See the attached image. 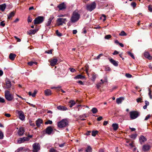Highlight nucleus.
Listing matches in <instances>:
<instances>
[{
  "mask_svg": "<svg viewBox=\"0 0 152 152\" xmlns=\"http://www.w3.org/2000/svg\"><path fill=\"white\" fill-rule=\"evenodd\" d=\"M58 8L59 9V10H62L65 9L66 8V5L64 2L60 4L57 6Z\"/></svg>",
  "mask_w": 152,
  "mask_h": 152,
  "instance_id": "ddd939ff",
  "label": "nucleus"
},
{
  "mask_svg": "<svg viewBox=\"0 0 152 152\" xmlns=\"http://www.w3.org/2000/svg\"><path fill=\"white\" fill-rule=\"evenodd\" d=\"M131 5L133 8H134L136 6V4L135 2H132L131 3Z\"/></svg>",
  "mask_w": 152,
  "mask_h": 152,
  "instance_id": "c03bdc74",
  "label": "nucleus"
},
{
  "mask_svg": "<svg viewBox=\"0 0 152 152\" xmlns=\"http://www.w3.org/2000/svg\"><path fill=\"white\" fill-rule=\"evenodd\" d=\"M32 20V19L31 18L30 16H28V18L27 21L28 23L31 22Z\"/></svg>",
  "mask_w": 152,
  "mask_h": 152,
  "instance_id": "de8ad7c7",
  "label": "nucleus"
},
{
  "mask_svg": "<svg viewBox=\"0 0 152 152\" xmlns=\"http://www.w3.org/2000/svg\"><path fill=\"white\" fill-rule=\"evenodd\" d=\"M44 17L42 16H39L36 18L34 20L35 25L39 24L42 23L44 20Z\"/></svg>",
  "mask_w": 152,
  "mask_h": 152,
  "instance_id": "423d86ee",
  "label": "nucleus"
},
{
  "mask_svg": "<svg viewBox=\"0 0 152 152\" xmlns=\"http://www.w3.org/2000/svg\"><path fill=\"white\" fill-rule=\"evenodd\" d=\"M92 148L90 146H88L85 151L86 152H92Z\"/></svg>",
  "mask_w": 152,
  "mask_h": 152,
  "instance_id": "473e14b6",
  "label": "nucleus"
},
{
  "mask_svg": "<svg viewBox=\"0 0 152 152\" xmlns=\"http://www.w3.org/2000/svg\"><path fill=\"white\" fill-rule=\"evenodd\" d=\"M77 83L81 85H83L84 84L82 82V81L81 80L78 81V82H77Z\"/></svg>",
  "mask_w": 152,
  "mask_h": 152,
  "instance_id": "774afa93",
  "label": "nucleus"
},
{
  "mask_svg": "<svg viewBox=\"0 0 152 152\" xmlns=\"http://www.w3.org/2000/svg\"><path fill=\"white\" fill-rule=\"evenodd\" d=\"M102 117L100 116L97 118V120L98 121H100L102 119Z\"/></svg>",
  "mask_w": 152,
  "mask_h": 152,
  "instance_id": "338daca9",
  "label": "nucleus"
},
{
  "mask_svg": "<svg viewBox=\"0 0 152 152\" xmlns=\"http://www.w3.org/2000/svg\"><path fill=\"white\" fill-rule=\"evenodd\" d=\"M6 5L5 4L0 5V10L2 11H4L6 8Z\"/></svg>",
  "mask_w": 152,
  "mask_h": 152,
  "instance_id": "c85d7f7f",
  "label": "nucleus"
},
{
  "mask_svg": "<svg viewBox=\"0 0 152 152\" xmlns=\"http://www.w3.org/2000/svg\"><path fill=\"white\" fill-rule=\"evenodd\" d=\"M111 37V36L109 34L105 36V38L106 39H109Z\"/></svg>",
  "mask_w": 152,
  "mask_h": 152,
  "instance_id": "3c124183",
  "label": "nucleus"
},
{
  "mask_svg": "<svg viewBox=\"0 0 152 152\" xmlns=\"http://www.w3.org/2000/svg\"><path fill=\"white\" fill-rule=\"evenodd\" d=\"M69 124V121L66 119H62L60 121L58 122L57 126L60 128H62L66 127Z\"/></svg>",
  "mask_w": 152,
  "mask_h": 152,
  "instance_id": "f257e3e1",
  "label": "nucleus"
},
{
  "mask_svg": "<svg viewBox=\"0 0 152 152\" xmlns=\"http://www.w3.org/2000/svg\"><path fill=\"white\" fill-rule=\"evenodd\" d=\"M144 56L145 58H148L149 60L152 59V57L150 55L149 53L147 51H145L144 53Z\"/></svg>",
  "mask_w": 152,
  "mask_h": 152,
  "instance_id": "6ab92c4d",
  "label": "nucleus"
},
{
  "mask_svg": "<svg viewBox=\"0 0 152 152\" xmlns=\"http://www.w3.org/2000/svg\"><path fill=\"white\" fill-rule=\"evenodd\" d=\"M149 92L148 93V95L150 96V98L151 99H152V96L151 95V91L150 88L149 89Z\"/></svg>",
  "mask_w": 152,
  "mask_h": 152,
  "instance_id": "6e6d98bb",
  "label": "nucleus"
},
{
  "mask_svg": "<svg viewBox=\"0 0 152 152\" xmlns=\"http://www.w3.org/2000/svg\"><path fill=\"white\" fill-rule=\"evenodd\" d=\"M37 92L35 91H34V92L32 94L31 92L29 91L28 93V94L30 96H32L33 97H35L36 94Z\"/></svg>",
  "mask_w": 152,
  "mask_h": 152,
  "instance_id": "72a5a7b5",
  "label": "nucleus"
},
{
  "mask_svg": "<svg viewBox=\"0 0 152 152\" xmlns=\"http://www.w3.org/2000/svg\"><path fill=\"white\" fill-rule=\"evenodd\" d=\"M57 108L58 110L62 111H66L68 110L66 107L61 105L57 106Z\"/></svg>",
  "mask_w": 152,
  "mask_h": 152,
  "instance_id": "f8f14e48",
  "label": "nucleus"
},
{
  "mask_svg": "<svg viewBox=\"0 0 152 152\" xmlns=\"http://www.w3.org/2000/svg\"><path fill=\"white\" fill-rule=\"evenodd\" d=\"M16 56V55L15 54L10 53L9 56V58L11 60L13 61L14 60Z\"/></svg>",
  "mask_w": 152,
  "mask_h": 152,
  "instance_id": "4be33fe9",
  "label": "nucleus"
},
{
  "mask_svg": "<svg viewBox=\"0 0 152 152\" xmlns=\"http://www.w3.org/2000/svg\"><path fill=\"white\" fill-rule=\"evenodd\" d=\"M29 123L30 126L33 127L35 126V124L33 123L32 121H29Z\"/></svg>",
  "mask_w": 152,
  "mask_h": 152,
  "instance_id": "864d4df0",
  "label": "nucleus"
},
{
  "mask_svg": "<svg viewBox=\"0 0 152 152\" xmlns=\"http://www.w3.org/2000/svg\"><path fill=\"white\" fill-rule=\"evenodd\" d=\"M96 4L95 1L86 5V10L89 11L91 12L96 8Z\"/></svg>",
  "mask_w": 152,
  "mask_h": 152,
  "instance_id": "7ed1b4c3",
  "label": "nucleus"
},
{
  "mask_svg": "<svg viewBox=\"0 0 152 152\" xmlns=\"http://www.w3.org/2000/svg\"><path fill=\"white\" fill-rule=\"evenodd\" d=\"M34 62L30 61V62H28V65H29L30 66H31L33 64H34Z\"/></svg>",
  "mask_w": 152,
  "mask_h": 152,
  "instance_id": "680f3d73",
  "label": "nucleus"
},
{
  "mask_svg": "<svg viewBox=\"0 0 152 152\" xmlns=\"http://www.w3.org/2000/svg\"><path fill=\"white\" fill-rule=\"evenodd\" d=\"M150 148V146L148 145H144L142 147V150L144 151H147L149 150Z\"/></svg>",
  "mask_w": 152,
  "mask_h": 152,
  "instance_id": "aec40b11",
  "label": "nucleus"
},
{
  "mask_svg": "<svg viewBox=\"0 0 152 152\" xmlns=\"http://www.w3.org/2000/svg\"><path fill=\"white\" fill-rule=\"evenodd\" d=\"M119 35L121 36H126L127 35V34L126 33L124 32V31H122L119 34Z\"/></svg>",
  "mask_w": 152,
  "mask_h": 152,
  "instance_id": "58836bf2",
  "label": "nucleus"
},
{
  "mask_svg": "<svg viewBox=\"0 0 152 152\" xmlns=\"http://www.w3.org/2000/svg\"><path fill=\"white\" fill-rule=\"evenodd\" d=\"M130 118L132 120L134 119L137 118L140 115L139 112L137 111H131L129 113Z\"/></svg>",
  "mask_w": 152,
  "mask_h": 152,
  "instance_id": "39448f33",
  "label": "nucleus"
},
{
  "mask_svg": "<svg viewBox=\"0 0 152 152\" xmlns=\"http://www.w3.org/2000/svg\"><path fill=\"white\" fill-rule=\"evenodd\" d=\"M15 38L17 40V41L18 42H20L21 41V39L18 38L17 37L15 36Z\"/></svg>",
  "mask_w": 152,
  "mask_h": 152,
  "instance_id": "052dcab7",
  "label": "nucleus"
},
{
  "mask_svg": "<svg viewBox=\"0 0 152 152\" xmlns=\"http://www.w3.org/2000/svg\"><path fill=\"white\" fill-rule=\"evenodd\" d=\"M124 99L123 97H120L119 98H117L116 99V102L118 104L121 103L122 100H124Z\"/></svg>",
  "mask_w": 152,
  "mask_h": 152,
  "instance_id": "7c9ffc66",
  "label": "nucleus"
},
{
  "mask_svg": "<svg viewBox=\"0 0 152 152\" xmlns=\"http://www.w3.org/2000/svg\"><path fill=\"white\" fill-rule=\"evenodd\" d=\"M33 152H37L40 149V146L38 143L35 142L33 145Z\"/></svg>",
  "mask_w": 152,
  "mask_h": 152,
  "instance_id": "0eeeda50",
  "label": "nucleus"
},
{
  "mask_svg": "<svg viewBox=\"0 0 152 152\" xmlns=\"http://www.w3.org/2000/svg\"><path fill=\"white\" fill-rule=\"evenodd\" d=\"M85 78V76L81 75H79L75 76L74 78L75 79H84Z\"/></svg>",
  "mask_w": 152,
  "mask_h": 152,
  "instance_id": "b1692460",
  "label": "nucleus"
},
{
  "mask_svg": "<svg viewBox=\"0 0 152 152\" xmlns=\"http://www.w3.org/2000/svg\"><path fill=\"white\" fill-rule=\"evenodd\" d=\"M128 54L132 58H133V59H134V55L132 53L130 52H128Z\"/></svg>",
  "mask_w": 152,
  "mask_h": 152,
  "instance_id": "37998d69",
  "label": "nucleus"
},
{
  "mask_svg": "<svg viewBox=\"0 0 152 152\" xmlns=\"http://www.w3.org/2000/svg\"><path fill=\"white\" fill-rule=\"evenodd\" d=\"M112 126L113 127V129L114 131H116L118 128V124L116 123L113 124H112Z\"/></svg>",
  "mask_w": 152,
  "mask_h": 152,
  "instance_id": "393cba45",
  "label": "nucleus"
},
{
  "mask_svg": "<svg viewBox=\"0 0 152 152\" xmlns=\"http://www.w3.org/2000/svg\"><path fill=\"white\" fill-rule=\"evenodd\" d=\"M91 111L93 113L95 114L98 112V110L96 107H93L91 109Z\"/></svg>",
  "mask_w": 152,
  "mask_h": 152,
  "instance_id": "f704fd0d",
  "label": "nucleus"
},
{
  "mask_svg": "<svg viewBox=\"0 0 152 152\" xmlns=\"http://www.w3.org/2000/svg\"><path fill=\"white\" fill-rule=\"evenodd\" d=\"M54 18V17L53 16H50V18L48 19V20L47 23L46 24L45 26H50L52 20Z\"/></svg>",
  "mask_w": 152,
  "mask_h": 152,
  "instance_id": "dca6fc26",
  "label": "nucleus"
},
{
  "mask_svg": "<svg viewBox=\"0 0 152 152\" xmlns=\"http://www.w3.org/2000/svg\"><path fill=\"white\" fill-rule=\"evenodd\" d=\"M57 151L53 148H51L49 150V152H56Z\"/></svg>",
  "mask_w": 152,
  "mask_h": 152,
  "instance_id": "8fccbe9b",
  "label": "nucleus"
},
{
  "mask_svg": "<svg viewBox=\"0 0 152 152\" xmlns=\"http://www.w3.org/2000/svg\"><path fill=\"white\" fill-rule=\"evenodd\" d=\"M139 141L141 144H142L145 141L147 140L146 138L143 136H141L139 139Z\"/></svg>",
  "mask_w": 152,
  "mask_h": 152,
  "instance_id": "4468645a",
  "label": "nucleus"
},
{
  "mask_svg": "<svg viewBox=\"0 0 152 152\" xmlns=\"http://www.w3.org/2000/svg\"><path fill=\"white\" fill-rule=\"evenodd\" d=\"M110 68L109 67H106L105 68V70L106 71H110Z\"/></svg>",
  "mask_w": 152,
  "mask_h": 152,
  "instance_id": "e2e57ef3",
  "label": "nucleus"
},
{
  "mask_svg": "<svg viewBox=\"0 0 152 152\" xmlns=\"http://www.w3.org/2000/svg\"><path fill=\"white\" fill-rule=\"evenodd\" d=\"M80 17V14L77 12L74 11L71 18L70 20L72 23H75L79 20Z\"/></svg>",
  "mask_w": 152,
  "mask_h": 152,
  "instance_id": "f03ea898",
  "label": "nucleus"
},
{
  "mask_svg": "<svg viewBox=\"0 0 152 152\" xmlns=\"http://www.w3.org/2000/svg\"><path fill=\"white\" fill-rule=\"evenodd\" d=\"M23 149V147H20L18 148L16 150V151H17V152H19L20 151H22ZM15 152H16V151H15Z\"/></svg>",
  "mask_w": 152,
  "mask_h": 152,
  "instance_id": "5fc2aeb1",
  "label": "nucleus"
},
{
  "mask_svg": "<svg viewBox=\"0 0 152 152\" xmlns=\"http://www.w3.org/2000/svg\"><path fill=\"white\" fill-rule=\"evenodd\" d=\"M137 135L136 134H133L131 135L130 136V137L131 138H132L133 139H135L136 138V137H137Z\"/></svg>",
  "mask_w": 152,
  "mask_h": 152,
  "instance_id": "ea45409f",
  "label": "nucleus"
},
{
  "mask_svg": "<svg viewBox=\"0 0 152 152\" xmlns=\"http://www.w3.org/2000/svg\"><path fill=\"white\" fill-rule=\"evenodd\" d=\"M58 60L56 58H53L50 61V64L51 66H54L57 64Z\"/></svg>",
  "mask_w": 152,
  "mask_h": 152,
  "instance_id": "f3484780",
  "label": "nucleus"
},
{
  "mask_svg": "<svg viewBox=\"0 0 152 152\" xmlns=\"http://www.w3.org/2000/svg\"><path fill=\"white\" fill-rule=\"evenodd\" d=\"M0 25L3 27H4L5 25V23H4V21H2L0 22Z\"/></svg>",
  "mask_w": 152,
  "mask_h": 152,
  "instance_id": "4d7b16f0",
  "label": "nucleus"
},
{
  "mask_svg": "<svg viewBox=\"0 0 152 152\" xmlns=\"http://www.w3.org/2000/svg\"><path fill=\"white\" fill-rule=\"evenodd\" d=\"M51 91L50 89H47L45 90V94L46 96H49L51 94Z\"/></svg>",
  "mask_w": 152,
  "mask_h": 152,
  "instance_id": "a878e982",
  "label": "nucleus"
},
{
  "mask_svg": "<svg viewBox=\"0 0 152 152\" xmlns=\"http://www.w3.org/2000/svg\"><path fill=\"white\" fill-rule=\"evenodd\" d=\"M148 10L151 12H152V6L149 5L148 6Z\"/></svg>",
  "mask_w": 152,
  "mask_h": 152,
  "instance_id": "603ef678",
  "label": "nucleus"
},
{
  "mask_svg": "<svg viewBox=\"0 0 152 152\" xmlns=\"http://www.w3.org/2000/svg\"><path fill=\"white\" fill-rule=\"evenodd\" d=\"M101 81L102 82L101 83H98L97 84H96V86L97 88L98 89L99 88L101 87L100 85L102 84H103L104 83V82H103V80H102V79H101Z\"/></svg>",
  "mask_w": 152,
  "mask_h": 152,
  "instance_id": "c9c22d12",
  "label": "nucleus"
},
{
  "mask_svg": "<svg viewBox=\"0 0 152 152\" xmlns=\"http://www.w3.org/2000/svg\"><path fill=\"white\" fill-rule=\"evenodd\" d=\"M53 129L51 126L48 127L45 129V132L48 135H50L53 132Z\"/></svg>",
  "mask_w": 152,
  "mask_h": 152,
  "instance_id": "9d476101",
  "label": "nucleus"
},
{
  "mask_svg": "<svg viewBox=\"0 0 152 152\" xmlns=\"http://www.w3.org/2000/svg\"><path fill=\"white\" fill-rule=\"evenodd\" d=\"M69 103H70V104L69 105V107H72L75 104V102L73 100H71L69 102Z\"/></svg>",
  "mask_w": 152,
  "mask_h": 152,
  "instance_id": "2f4dec72",
  "label": "nucleus"
},
{
  "mask_svg": "<svg viewBox=\"0 0 152 152\" xmlns=\"http://www.w3.org/2000/svg\"><path fill=\"white\" fill-rule=\"evenodd\" d=\"M98 131H93L91 132V135L93 136H95L98 133Z\"/></svg>",
  "mask_w": 152,
  "mask_h": 152,
  "instance_id": "e433bc0d",
  "label": "nucleus"
},
{
  "mask_svg": "<svg viewBox=\"0 0 152 152\" xmlns=\"http://www.w3.org/2000/svg\"><path fill=\"white\" fill-rule=\"evenodd\" d=\"M103 55V54H99L96 57V58H95V59H98L99 58H100V57H101Z\"/></svg>",
  "mask_w": 152,
  "mask_h": 152,
  "instance_id": "0e129e2a",
  "label": "nucleus"
},
{
  "mask_svg": "<svg viewBox=\"0 0 152 152\" xmlns=\"http://www.w3.org/2000/svg\"><path fill=\"white\" fill-rule=\"evenodd\" d=\"M150 115H148L145 118V120L146 121L148 120L150 117Z\"/></svg>",
  "mask_w": 152,
  "mask_h": 152,
  "instance_id": "69168bd1",
  "label": "nucleus"
},
{
  "mask_svg": "<svg viewBox=\"0 0 152 152\" xmlns=\"http://www.w3.org/2000/svg\"><path fill=\"white\" fill-rule=\"evenodd\" d=\"M53 50V49L50 50H48L45 51V53L48 54H51L52 53V51Z\"/></svg>",
  "mask_w": 152,
  "mask_h": 152,
  "instance_id": "a18cd8bd",
  "label": "nucleus"
},
{
  "mask_svg": "<svg viewBox=\"0 0 152 152\" xmlns=\"http://www.w3.org/2000/svg\"><path fill=\"white\" fill-rule=\"evenodd\" d=\"M29 140V138L28 137H23L20 138L18 140V142L19 144L23 143L24 142L28 141Z\"/></svg>",
  "mask_w": 152,
  "mask_h": 152,
  "instance_id": "1a4fd4ad",
  "label": "nucleus"
},
{
  "mask_svg": "<svg viewBox=\"0 0 152 152\" xmlns=\"http://www.w3.org/2000/svg\"><path fill=\"white\" fill-rule=\"evenodd\" d=\"M52 123L53 122H52V121L49 120H48V121H46L45 123V124H52Z\"/></svg>",
  "mask_w": 152,
  "mask_h": 152,
  "instance_id": "79ce46f5",
  "label": "nucleus"
},
{
  "mask_svg": "<svg viewBox=\"0 0 152 152\" xmlns=\"http://www.w3.org/2000/svg\"><path fill=\"white\" fill-rule=\"evenodd\" d=\"M15 13L14 12H11L9 14L7 15L8 19H10L12 17L14 16L15 15Z\"/></svg>",
  "mask_w": 152,
  "mask_h": 152,
  "instance_id": "bb28decb",
  "label": "nucleus"
},
{
  "mask_svg": "<svg viewBox=\"0 0 152 152\" xmlns=\"http://www.w3.org/2000/svg\"><path fill=\"white\" fill-rule=\"evenodd\" d=\"M20 119L23 121L25 119V116L23 112L22 111H18V112Z\"/></svg>",
  "mask_w": 152,
  "mask_h": 152,
  "instance_id": "9b49d317",
  "label": "nucleus"
},
{
  "mask_svg": "<svg viewBox=\"0 0 152 152\" xmlns=\"http://www.w3.org/2000/svg\"><path fill=\"white\" fill-rule=\"evenodd\" d=\"M43 121L42 119L39 118L36 121V125L38 127H39L41 124H42Z\"/></svg>",
  "mask_w": 152,
  "mask_h": 152,
  "instance_id": "a211bd4d",
  "label": "nucleus"
},
{
  "mask_svg": "<svg viewBox=\"0 0 152 152\" xmlns=\"http://www.w3.org/2000/svg\"><path fill=\"white\" fill-rule=\"evenodd\" d=\"M96 77V75H92V80L93 81H94L95 80Z\"/></svg>",
  "mask_w": 152,
  "mask_h": 152,
  "instance_id": "09e8293b",
  "label": "nucleus"
},
{
  "mask_svg": "<svg viewBox=\"0 0 152 152\" xmlns=\"http://www.w3.org/2000/svg\"><path fill=\"white\" fill-rule=\"evenodd\" d=\"M125 76L127 77L128 78H130L132 77V75L129 73L126 74Z\"/></svg>",
  "mask_w": 152,
  "mask_h": 152,
  "instance_id": "49530a36",
  "label": "nucleus"
},
{
  "mask_svg": "<svg viewBox=\"0 0 152 152\" xmlns=\"http://www.w3.org/2000/svg\"><path fill=\"white\" fill-rule=\"evenodd\" d=\"M109 61H110L115 66H118V61H115L112 58L110 59Z\"/></svg>",
  "mask_w": 152,
  "mask_h": 152,
  "instance_id": "412c9836",
  "label": "nucleus"
},
{
  "mask_svg": "<svg viewBox=\"0 0 152 152\" xmlns=\"http://www.w3.org/2000/svg\"><path fill=\"white\" fill-rule=\"evenodd\" d=\"M4 99L3 98L0 97V102L1 103H4Z\"/></svg>",
  "mask_w": 152,
  "mask_h": 152,
  "instance_id": "bf43d9fd",
  "label": "nucleus"
},
{
  "mask_svg": "<svg viewBox=\"0 0 152 152\" xmlns=\"http://www.w3.org/2000/svg\"><path fill=\"white\" fill-rule=\"evenodd\" d=\"M66 21H67V20L66 18H58L57 20V25L58 26L62 25L63 23H65Z\"/></svg>",
  "mask_w": 152,
  "mask_h": 152,
  "instance_id": "6e6552de",
  "label": "nucleus"
},
{
  "mask_svg": "<svg viewBox=\"0 0 152 152\" xmlns=\"http://www.w3.org/2000/svg\"><path fill=\"white\" fill-rule=\"evenodd\" d=\"M11 84L10 81L9 80L7 81L6 82V88H9L11 87Z\"/></svg>",
  "mask_w": 152,
  "mask_h": 152,
  "instance_id": "cd10ccee",
  "label": "nucleus"
},
{
  "mask_svg": "<svg viewBox=\"0 0 152 152\" xmlns=\"http://www.w3.org/2000/svg\"><path fill=\"white\" fill-rule=\"evenodd\" d=\"M56 35L59 37H61L62 35L61 33L59 32L58 30H57L56 31Z\"/></svg>",
  "mask_w": 152,
  "mask_h": 152,
  "instance_id": "a19ab883",
  "label": "nucleus"
},
{
  "mask_svg": "<svg viewBox=\"0 0 152 152\" xmlns=\"http://www.w3.org/2000/svg\"><path fill=\"white\" fill-rule=\"evenodd\" d=\"M87 116L85 114H84L82 115H80L79 116V118L81 121H84L86 120L85 119V118H86Z\"/></svg>",
  "mask_w": 152,
  "mask_h": 152,
  "instance_id": "c756f323",
  "label": "nucleus"
},
{
  "mask_svg": "<svg viewBox=\"0 0 152 152\" xmlns=\"http://www.w3.org/2000/svg\"><path fill=\"white\" fill-rule=\"evenodd\" d=\"M4 94L5 98L7 101H11L14 99L13 95L11 94L9 91H5Z\"/></svg>",
  "mask_w": 152,
  "mask_h": 152,
  "instance_id": "20e7f679",
  "label": "nucleus"
},
{
  "mask_svg": "<svg viewBox=\"0 0 152 152\" xmlns=\"http://www.w3.org/2000/svg\"><path fill=\"white\" fill-rule=\"evenodd\" d=\"M4 137L3 133L0 130V139L2 140L3 139Z\"/></svg>",
  "mask_w": 152,
  "mask_h": 152,
  "instance_id": "4c0bfd02",
  "label": "nucleus"
},
{
  "mask_svg": "<svg viewBox=\"0 0 152 152\" xmlns=\"http://www.w3.org/2000/svg\"><path fill=\"white\" fill-rule=\"evenodd\" d=\"M25 132V130L22 127L19 128L18 132V134L20 136H22Z\"/></svg>",
  "mask_w": 152,
  "mask_h": 152,
  "instance_id": "2eb2a0df",
  "label": "nucleus"
},
{
  "mask_svg": "<svg viewBox=\"0 0 152 152\" xmlns=\"http://www.w3.org/2000/svg\"><path fill=\"white\" fill-rule=\"evenodd\" d=\"M69 70L72 72H75L76 71L75 69L74 68H69Z\"/></svg>",
  "mask_w": 152,
  "mask_h": 152,
  "instance_id": "13d9d810",
  "label": "nucleus"
},
{
  "mask_svg": "<svg viewBox=\"0 0 152 152\" xmlns=\"http://www.w3.org/2000/svg\"><path fill=\"white\" fill-rule=\"evenodd\" d=\"M38 30L37 29H34V30H32L31 29L30 30L29 32H28V34L29 35H31V34H34L36 32H37V31H38Z\"/></svg>",
  "mask_w": 152,
  "mask_h": 152,
  "instance_id": "5701e85b",
  "label": "nucleus"
}]
</instances>
